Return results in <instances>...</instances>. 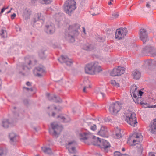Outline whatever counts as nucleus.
Masks as SVG:
<instances>
[{
	"label": "nucleus",
	"mask_w": 156,
	"mask_h": 156,
	"mask_svg": "<svg viewBox=\"0 0 156 156\" xmlns=\"http://www.w3.org/2000/svg\"><path fill=\"white\" fill-rule=\"evenodd\" d=\"M80 25L77 23L69 25L67 31L65 33V38L71 42L75 41V37L79 34L77 30L79 29Z\"/></svg>",
	"instance_id": "1"
},
{
	"label": "nucleus",
	"mask_w": 156,
	"mask_h": 156,
	"mask_svg": "<svg viewBox=\"0 0 156 156\" xmlns=\"http://www.w3.org/2000/svg\"><path fill=\"white\" fill-rule=\"evenodd\" d=\"M84 69L86 73L91 75L96 74L102 71L101 67L97 62H93L87 64Z\"/></svg>",
	"instance_id": "2"
},
{
	"label": "nucleus",
	"mask_w": 156,
	"mask_h": 156,
	"mask_svg": "<svg viewBox=\"0 0 156 156\" xmlns=\"http://www.w3.org/2000/svg\"><path fill=\"white\" fill-rule=\"evenodd\" d=\"M130 93L132 97L133 100L136 103L139 104L140 102L141 104H142L139 101H141V96L143 94V92L137 90V87L136 85H133L131 87Z\"/></svg>",
	"instance_id": "3"
},
{
	"label": "nucleus",
	"mask_w": 156,
	"mask_h": 156,
	"mask_svg": "<svg viewBox=\"0 0 156 156\" xmlns=\"http://www.w3.org/2000/svg\"><path fill=\"white\" fill-rule=\"evenodd\" d=\"M143 139L141 133L136 132L128 138L127 143L131 146H134L141 142Z\"/></svg>",
	"instance_id": "4"
},
{
	"label": "nucleus",
	"mask_w": 156,
	"mask_h": 156,
	"mask_svg": "<svg viewBox=\"0 0 156 156\" xmlns=\"http://www.w3.org/2000/svg\"><path fill=\"white\" fill-rule=\"evenodd\" d=\"M125 121L129 125L135 126L137 123L135 113L130 111L127 110L125 113Z\"/></svg>",
	"instance_id": "5"
},
{
	"label": "nucleus",
	"mask_w": 156,
	"mask_h": 156,
	"mask_svg": "<svg viewBox=\"0 0 156 156\" xmlns=\"http://www.w3.org/2000/svg\"><path fill=\"white\" fill-rule=\"evenodd\" d=\"M76 3L74 0H68L65 3L64 5V11L69 14L76 8Z\"/></svg>",
	"instance_id": "6"
},
{
	"label": "nucleus",
	"mask_w": 156,
	"mask_h": 156,
	"mask_svg": "<svg viewBox=\"0 0 156 156\" xmlns=\"http://www.w3.org/2000/svg\"><path fill=\"white\" fill-rule=\"evenodd\" d=\"M92 144L94 145L99 147L101 149L105 150L110 147V145L108 142L106 140L100 139L98 137H96V140H94Z\"/></svg>",
	"instance_id": "7"
},
{
	"label": "nucleus",
	"mask_w": 156,
	"mask_h": 156,
	"mask_svg": "<svg viewBox=\"0 0 156 156\" xmlns=\"http://www.w3.org/2000/svg\"><path fill=\"white\" fill-rule=\"evenodd\" d=\"M51 129L49 130L50 132L53 135L56 136L58 135L63 129L61 126L58 125L56 122H53L51 124Z\"/></svg>",
	"instance_id": "8"
},
{
	"label": "nucleus",
	"mask_w": 156,
	"mask_h": 156,
	"mask_svg": "<svg viewBox=\"0 0 156 156\" xmlns=\"http://www.w3.org/2000/svg\"><path fill=\"white\" fill-rule=\"evenodd\" d=\"M79 137L80 139L85 140L89 139L91 141V143L94 140H96V137L92 135L89 132H84L80 133L79 134Z\"/></svg>",
	"instance_id": "9"
},
{
	"label": "nucleus",
	"mask_w": 156,
	"mask_h": 156,
	"mask_svg": "<svg viewBox=\"0 0 156 156\" xmlns=\"http://www.w3.org/2000/svg\"><path fill=\"white\" fill-rule=\"evenodd\" d=\"M31 63V58L29 57H26L25 58L24 62L22 66V69H23L22 72L21 73L23 75H24L31 68L30 65Z\"/></svg>",
	"instance_id": "10"
},
{
	"label": "nucleus",
	"mask_w": 156,
	"mask_h": 156,
	"mask_svg": "<svg viewBox=\"0 0 156 156\" xmlns=\"http://www.w3.org/2000/svg\"><path fill=\"white\" fill-rule=\"evenodd\" d=\"M121 108L120 103L116 101L111 105L109 107L110 112L114 115L116 114Z\"/></svg>",
	"instance_id": "11"
},
{
	"label": "nucleus",
	"mask_w": 156,
	"mask_h": 156,
	"mask_svg": "<svg viewBox=\"0 0 156 156\" xmlns=\"http://www.w3.org/2000/svg\"><path fill=\"white\" fill-rule=\"evenodd\" d=\"M127 34V30L126 28L118 29L115 33V37L118 40L123 38Z\"/></svg>",
	"instance_id": "12"
},
{
	"label": "nucleus",
	"mask_w": 156,
	"mask_h": 156,
	"mask_svg": "<svg viewBox=\"0 0 156 156\" xmlns=\"http://www.w3.org/2000/svg\"><path fill=\"white\" fill-rule=\"evenodd\" d=\"M125 71L124 68L120 67L115 68L110 72V75L113 76H119L123 74Z\"/></svg>",
	"instance_id": "13"
},
{
	"label": "nucleus",
	"mask_w": 156,
	"mask_h": 156,
	"mask_svg": "<svg viewBox=\"0 0 156 156\" xmlns=\"http://www.w3.org/2000/svg\"><path fill=\"white\" fill-rule=\"evenodd\" d=\"M34 74L38 77H40L45 73V70L44 67L40 66L36 67L34 71Z\"/></svg>",
	"instance_id": "14"
},
{
	"label": "nucleus",
	"mask_w": 156,
	"mask_h": 156,
	"mask_svg": "<svg viewBox=\"0 0 156 156\" xmlns=\"http://www.w3.org/2000/svg\"><path fill=\"white\" fill-rule=\"evenodd\" d=\"M76 145L75 142L74 141H72L69 142L68 144L66 145V147L69 151L71 153H74L76 152L75 146Z\"/></svg>",
	"instance_id": "15"
},
{
	"label": "nucleus",
	"mask_w": 156,
	"mask_h": 156,
	"mask_svg": "<svg viewBox=\"0 0 156 156\" xmlns=\"http://www.w3.org/2000/svg\"><path fill=\"white\" fill-rule=\"evenodd\" d=\"M140 37L144 43L147 40V34L146 30L144 29H141L140 30Z\"/></svg>",
	"instance_id": "16"
},
{
	"label": "nucleus",
	"mask_w": 156,
	"mask_h": 156,
	"mask_svg": "<svg viewBox=\"0 0 156 156\" xmlns=\"http://www.w3.org/2000/svg\"><path fill=\"white\" fill-rule=\"evenodd\" d=\"M58 60L61 62H63L65 63L67 65L69 66H71L73 63L72 59L69 58L66 56L63 55L61 56V57L58 59Z\"/></svg>",
	"instance_id": "17"
},
{
	"label": "nucleus",
	"mask_w": 156,
	"mask_h": 156,
	"mask_svg": "<svg viewBox=\"0 0 156 156\" xmlns=\"http://www.w3.org/2000/svg\"><path fill=\"white\" fill-rule=\"evenodd\" d=\"M98 134L103 137H108V132L107 128L104 126H101L100 130L98 132Z\"/></svg>",
	"instance_id": "18"
},
{
	"label": "nucleus",
	"mask_w": 156,
	"mask_h": 156,
	"mask_svg": "<svg viewBox=\"0 0 156 156\" xmlns=\"http://www.w3.org/2000/svg\"><path fill=\"white\" fill-rule=\"evenodd\" d=\"M149 130L152 133H156V119L151 122L149 125Z\"/></svg>",
	"instance_id": "19"
},
{
	"label": "nucleus",
	"mask_w": 156,
	"mask_h": 156,
	"mask_svg": "<svg viewBox=\"0 0 156 156\" xmlns=\"http://www.w3.org/2000/svg\"><path fill=\"white\" fill-rule=\"evenodd\" d=\"M46 32L48 33L51 34L55 31L54 27L53 25H46Z\"/></svg>",
	"instance_id": "20"
},
{
	"label": "nucleus",
	"mask_w": 156,
	"mask_h": 156,
	"mask_svg": "<svg viewBox=\"0 0 156 156\" xmlns=\"http://www.w3.org/2000/svg\"><path fill=\"white\" fill-rule=\"evenodd\" d=\"M133 78L136 79H139L141 76L140 72L137 70L136 69L132 73Z\"/></svg>",
	"instance_id": "21"
},
{
	"label": "nucleus",
	"mask_w": 156,
	"mask_h": 156,
	"mask_svg": "<svg viewBox=\"0 0 156 156\" xmlns=\"http://www.w3.org/2000/svg\"><path fill=\"white\" fill-rule=\"evenodd\" d=\"M115 133L116 138L119 139L122 137L121 129L118 127L116 128L115 129Z\"/></svg>",
	"instance_id": "22"
},
{
	"label": "nucleus",
	"mask_w": 156,
	"mask_h": 156,
	"mask_svg": "<svg viewBox=\"0 0 156 156\" xmlns=\"http://www.w3.org/2000/svg\"><path fill=\"white\" fill-rule=\"evenodd\" d=\"M42 151L46 154H51L52 153V151L50 148L46 147H42L41 148Z\"/></svg>",
	"instance_id": "23"
},
{
	"label": "nucleus",
	"mask_w": 156,
	"mask_h": 156,
	"mask_svg": "<svg viewBox=\"0 0 156 156\" xmlns=\"http://www.w3.org/2000/svg\"><path fill=\"white\" fill-rule=\"evenodd\" d=\"M58 118H60V119L64 122H68L70 120L69 117L67 115L59 116Z\"/></svg>",
	"instance_id": "24"
},
{
	"label": "nucleus",
	"mask_w": 156,
	"mask_h": 156,
	"mask_svg": "<svg viewBox=\"0 0 156 156\" xmlns=\"http://www.w3.org/2000/svg\"><path fill=\"white\" fill-rule=\"evenodd\" d=\"M91 14L93 16H96L100 14V9L98 8H94L90 12Z\"/></svg>",
	"instance_id": "25"
},
{
	"label": "nucleus",
	"mask_w": 156,
	"mask_h": 156,
	"mask_svg": "<svg viewBox=\"0 0 156 156\" xmlns=\"http://www.w3.org/2000/svg\"><path fill=\"white\" fill-rule=\"evenodd\" d=\"M111 83L112 86L116 87H118L119 86V83L117 82L114 80H112L111 81Z\"/></svg>",
	"instance_id": "26"
},
{
	"label": "nucleus",
	"mask_w": 156,
	"mask_h": 156,
	"mask_svg": "<svg viewBox=\"0 0 156 156\" xmlns=\"http://www.w3.org/2000/svg\"><path fill=\"white\" fill-rule=\"evenodd\" d=\"M9 137L11 140L13 141L14 140V139L16 137V135L13 133H11L9 134Z\"/></svg>",
	"instance_id": "27"
},
{
	"label": "nucleus",
	"mask_w": 156,
	"mask_h": 156,
	"mask_svg": "<svg viewBox=\"0 0 156 156\" xmlns=\"http://www.w3.org/2000/svg\"><path fill=\"white\" fill-rule=\"evenodd\" d=\"M114 156H129L126 154H122L119 152L115 151L114 153Z\"/></svg>",
	"instance_id": "28"
},
{
	"label": "nucleus",
	"mask_w": 156,
	"mask_h": 156,
	"mask_svg": "<svg viewBox=\"0 0 156 156\" xmlns=\"http://www.w3.org/2000/svg\"><path fill=\"white\" fill-rule=\"evenodd\" d=\"M9 125L8 121L7 120H5L2 122V126L5 128H7Z\"/></svg>",
	"instance_id": "29"
},
{
	"label": "nucleus",
	"mask_w": 156,
	"mask_h": 156,
	"mask_svg": "<svg viewBox=\"0 0 156 156\" xmlns=\"http://www.w3.org/2000/svg\"><path fill=\"white\" fill-rule=\"evenodd\" d=\"M119 16V14L117 13L113 14L111 18V20H114L116 19Z\"/></svg>",
	"instance_id": "30"
},
{
	"label": "nucleus",
	"mask_w": 156,
	"mask_h": 156,
	"mask_svg": "<svg viewBox=\"0 0 156 156\" xmlns=\"http://www.w3.org/2000/svg\"><path fill=\"white\" fill-rule=\"evenodd\" d=\"M90 129L92 131H94L97 129V126L96 125L93 124L90 127Z\"/></svg>",
	"instance_id": "31"
},
{
	"label": "nucleus",
	"mask_w": 156,
	"mask_h": 156,
	"mask_svg": "<svg viewBox=\"0 0 156 156\" xmlns=\"http://www.w3.org/2000/svg\"><path fill=\"white\" fill-rule=\"evenodd\" d=\"M54 17L56 20H58L61 18V16L59 14H57L55 15Z\"/></svg>",
	"instance_id": "32"
},
{
	"label": "nucleus",
	"mask_w": 156,
	"mask_h": 156,
	"mask_svg": "<svg viewBox=\"0 0 156 156\" xmlns=\"http://www.w3.org/2000/svg\"><path fill=\"white\" fill-rule=\"evenodd\" d=\"M42 1L43 2V3L46 4H50L51 2V0H42Z\"/></svg>",
	"instance_id": "33"
},
{
	"label": "nucleus",
	"mask_w": 156,
	"mask_h": 156,
	"mask_svg": "<svg viewBox=\"0 0 156 156\" xmlns=\"http://www.w3.org/2000/svg\"><path fill=\"white\" fill-rule=\"evenodd\" d=\"M5 32V31L3 30H2V33L0 34L2 36V37H5V36L3 35L4 34Z\"/></svg>",
	"instance_id": "34"
},
{
	"label": "nucleus",
	"mask_w": 156,
	"mask_h": 156,
	"mask_svg": "<svg viewBox=\"0 0 156 156\" xmlns=\"http://www.w3.org/2000/svg\"><path fill=\"white\" fill-rule=\"evenodd\" d=\"M148 156H156V154L152 152L149 153Z\"/></svg>",
	"instance_id": "35"
},
{
	"label": "nucleus",
	"mask_w": 156,
	"mask_h": 156,
	"mask_svg": "<svg viewBox=\"0 0 156 156\" xmlns=\"http://www.w3.org/2000/svg\"><path fill=\"white\" fill-rule=\"evenodd\" d=\"M98 94L99 96H100L101 95L103 98H104L105 96V94L103 93H102V92L98 93Z\"/></svg>",
	"instance_id": "36"
},
{
	"label": "nucleus",
	"mask_w": 156,
	"mask_h": 156,
	"mask_svg": "<svg viewBox=\"0 0 156 156\" xmlns=\"http://www.w3.org/2000/svg\"><path fill=\"white\" fill-rule=\"evenodd\" d=\"M90 87V85H89L88 87L86 86V87H84V88H83V92H86V89L88 87Z\"/></svg>",
	"instance_id": "37"
},
{
	"label": "nucleus",
	"mask_w": 156,
	"mask_h": 156,
	"mask_svg": "<svg viewBox=\"0 0 156 156\" xmlns=\"http://www.w3.org/2000/svg\"><path fill=\"white\" fill-rule=\"evenodd\" d=\"M16 16V14L15 13H13V14L11 16V19H13Z\"/></svg>",
	"instance_id": "38"
},
{
	"label": "nucleus",
	"mask_w": 156,
	"mask_h": 156,
	"mask_svg": "<svg viewBox=\"0 0 156 156\" xmlns=\"http://www.w3.org/2000/svg\"><path fill=\"white\" fill-rule=\"evenodd\" d=\"M23 89H26V90H27V91H32V88H29L24 87Z\"/></svg>",
	"instance_id": "39"
},
{
	"label": "nucleus",
	"mask_w": 156,
	"mask_h": 156,
	"mask_svg": "<svg viewBox=\"0 0 156 156\" xmlns=\"http://www.w3.org/2000/svg\"><path fill=\"white\" fill-rule=\"evenodd\" d=\"M151 62H152L151 61V60H150L147 61H146V64H148L149 65H150V64L151 63Z\"/></svg>",
	"instance_id": "40"
},
{
	"label": "nucleus",
	"mask_w": 156,
	"mask_h": 156,
	"mask_svg": "<svg viewBox=\"0 0 156 156\" xmlns=\"http://www.w3.org/2000/svg\"><path fill=\"white\" fill-rule=\"evenodd\" d=\"M148 49L149 51L151 52L153 49V47L151 46V47L149 48Z\"/></svg>",
	"instance_id": "41"
},
{
	"label": "nucleus",
	"mask_w": 156,
	"mask_h": 156,
	"mask_svg": "<svg viewBox=\"0 0 156 156\" xmlns=\"http://www.w3.org/2000/svg\"><path fill=\"white\" fill-rule=\"evenodd\" d=\"M26 85L28 86H30L31 85V83L28 82L26 83Z\"/></svg>",
	"instance_id": "42"
},
{
	"label": "nucleus",
	"mask_w": 156,
	"mask_h": 156,
	"mask_svg": "<svg viewBox=\"0 0 156 156\" xmlns=\"http://www.w3.org/2000/svg\"><path fill=\"white\" fill-rule=\"evenodd\" d=\"M82 28H83V32H84V33L85 34H86V31H85V28L84 27H83Z\"/></svg>",
	"instance_id": "43"
},
{
	"label": "nucleus",
	"mask_w": 156,
	"mask_h": 156,
	"mask_svg": "<svg viewBox=\"0 0 156 156\" xmlns=\"http://www.w3.org/2000/svg\"><path fill=\"white\" fill-rule=\"evenodd\" d=\"M5 9H6L4 8H2L1 10V13H2L5 10Z\"/></svg>",
	"instance_id": "44"
},
{
	"label": "nucleus",
	"mask_w": 156,
	"mask_h": 156,
	"mask_svg": "<svg viewBox=\"0 0 156 156\" xmlns=\"http://www.w3.org/2000/svg\"><path fill=\"white\" fill-rule=\"evenodd\" d=\"M146 6L147 7L150 8V5L149 3H147V4L146 5Z\"/></svg>",
	"instance_id": "45"
},
{
	"label": "nucleus",
	"mask_w": 156,
	"mask_h": 156,
	"mask_svg": "<svg viewBox=\"0 0 156 156\" xmlns=\"http://www.w3.org/2000/svg\"><path fill=\"white\" fill-rule=\"evenodd\" d=\"M1 151V153H0V156H2L3 154V152L2 150H0Z\"/></svg>",
	"instance_id": "46"
},
{
	"label": "nucleus",
	"mask_w": 156,
	"mask_h": 156,
	"mask_svg": "<svg viewBox=\"0 0 156 156\" xmlns=\"http://www.w3.org/2000/svg\"><path fill=\"white\" fill-rule=\"evenodd\" d=\"M156 107V105L154 106H151V107H149V108H154Z\"/></svg>",
	"instance_id": "47"
},
{
	"label": "nucleus",
	"mask_w": 156,
	"mask_h": 156,
	"mask_svg": "<svg viewBox=\"0 0 156 156\" xmlns=\"http://www.w3.org/2000/svg\"><path fill=\"white\" fill-rule=\"evenodd\" d=\"M108 5H112V3L111 2H110L108 3Z\"/></svg>",
	"instance_id": "48"
},
{
	"label": "nucleus",
	"mask_w": 156,
	"mask_h": 156,
	"mask_svg": "<svg viewBox=\"0 0 156 156\" xmlns=\"http://www.w3.org/2000/svg\"><path fill=\"white\" fill-rule=\"evenodd\" d=\"M122 151H125V149L124 148H123L122 149Z\"/></svg>",
	"instance_id": "49"
},
{
	"label": "nucleus",
	"mask_w": 156,
	"mask_h": 156,
	"mask_svg": "<svg viewBox=\"0 0 156 156\" xmlns=\"http://www.w3.org/2000/svg\"><path fill=\"white\" fill-rule=\"evenodd\" d=\"M44 54V53H42L40 54V56L41 57V55H43Z\"/></svg>",
	"instance_id": "50"
},
{
	"label": "nucleus",
	"mask_w": 156,
	"mask_h": 156,
	"mask_svg": "<svg viewBox=\"0 0 156 156\" xmlns=\"http://www.w3.org/2000/svg\"><path fill=\"white\" fill-rule=\"evenodd\" d=\"M11 10H10L8 12H7V13H10L11 12Z\"/></svg>",
	"instance_id": "51"
},
{
	"label": "nucleus",
	"mask_w": 156,
	"mask_h": 156,
	"mask_svg": "<svg viewBox=\"0 0 156 156\" xmlns=\"http://www.w3.org/2000/svg\"><path fill=\"white\" fill-rule=\"evenodd\" d=\"M54 115H55L54 113H53L52 114V116H54Z\"/></svg>",
	"instance_id": "52"
},
{
	"label": "nucleus",
	"mask_w": 156,
	"mask_h": 156,
	"mask_svg": "<svg viewBox=\"0 0 156 156\" xmlns=\"http://www.w3.org/2000/svg\"><path fill=\"white\" fill-rule=\"evenodd\" d=\"M54 109H55V110H56V109H57V108H56V107H54Z\"/></svg>",
	"instance_id": "53"
},
{
	"label": "nucleus",
	"mask_w": 156,
	"mask_h": 156,
	"mask_svg": "<svg viewBox=\"0 0 156 156\" xmlns=\"http://www.w3.org/2000/svg\"><path fill=\"white\" fill-rule=\"evenodd\" d=\"M113 0H110V2H113Z\"/></svg>",
	"instance_id": "54"
},
{
	"label": "nucleus",
	"mask_w": 156,
	"mask_h": 156,
	"mask_svg": "<svg viewBox=\"0 0 156 156\" xmlns=\"http://www.w3.org/2000/svg\"><path fill=\"white\" fill-rule=\"evenodd\" d=\"M54 98H56V97L55 96H54Z\"/></svg>",
	"instance_id": "55"
},
{
	"label": "nucleus",
	"mask_w": 156,
	"mask_h": 156,
	"mask_svg": "<svg viewBox=\"0 0 156 156\" xmlns=\"http://www.w3.org/2000/svg\"><path fill=\"white\" fill-rule=\"evenodd\" d=\"M12 9V8H11V9H10V10H11V11Z\"/></svg>",
	"instance_id": "56"
},
{
	"label": "nucleus",
	"mask_w": 156,
	"mask_h": 156,
	"mask_svg": "<svg viewBox=\"0 0 156 156\" xmlns=\"http://www.w3.org/2000/svg\"><path fill=\"white\" fill-rule=\"evenodd\" d=\"M1 69H0V72H1Z\"/></svg>",
	"instance_id": "57"
}]
</instances>
